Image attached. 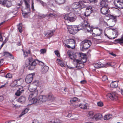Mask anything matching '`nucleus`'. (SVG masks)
Segmentation results:
<instances>
[{"label": "nucleus", "mask_w": 123, "mask_h": 123, "mask_svg": "<svg viewBox=\"0 0 123 123\" xmlns=\"http://www.w3.org/2000/svg\"><path fill=\"white\" fill-rule=\"evenodd\" d=\"M36 61H38L36 59H34L32 57H30L26 60L25 66V67L28 68L29 70H33L35 68L37 64Z\"/></svg>", "instance_id": "obj_1"}, {"label": "nucleus", "mask_w": 123, "mask_h": 123, "mask_svg": "<svg viewBox=\"0 0 123 123\" xmlns=\"http://www.w3.org/2000/svg\"><path fill=\"white\" fill-rule=\"evenodd\" d=\"M37 87L34 84H32L29 86L28 89L31 92L28 98L29 102H30L34 98L36 97L38 94V91L36 89Z\"/></svg>", "instance_id": "obj_2"}, {"label": "nucleus", "mask_w": 123, "mask_h": 123, "mask_svg": "<svg viewBox=\"0 0 123 123\" xmlns=\"http://www.w3.org/2000/svg\"><path fill=\"white\" fill-rule=\"evenodd\" d=\"M80 19V20H83V22L79 25V26L80 27V28H82V30L86 29L87 31L90 32L92 31V28L90 27L89 24L88 22L87 18H83L81 17Z\"/></svg>", "instance_id": "obj_3"}, {"label": "nucleus", "mask_w": 123, "mask_h": 123, "mask_svg": "<svg viewBox=\"0 0 123 123\" xmlns=\"http://www.w3.org/2000/svg\"><path fill=\"white\" fill-rule=\"evenodd\" d=\"M39 99H38L36 97L34 98L30 102L31 105L34 104H40L43 102H45L47 100V97L45 95H40L39 97Z\"/></svg>", "instance_id": "obj_4"}, {"label": "nucleus", "mask_w": 123, "mask_h": 123, "mask_svg": "<svg viewBox=\"0 0 123 123\" xmlns=\"http://www.w3.org/2000/svg\"><path fill=\"white\" fill-rule=\"evenodd\" d=\"M64 18L65 22H72L75 20L76 17L74 14L73 12H71L66 14L64 16Z\"/></svg>", "instance_id": "obj_5"}, {"label": "nucleus", "mask_w": 123, "mask_h": 123, "mask_svg": "<svg viewBox=\"0 0 123 123\" xmlns=\"http://www.w3.org/2000/svg\"><path fill=\"white\" fill-rule=\"evenodd\" d=\"M75 42L73 39H69L66 40L64 43V45L68 48L74 49L75 48Z\"/></svg>", "instance_id": "obj_6"}, {"label": "nucleus", "mask_w": 123, "mask_h": 123, "mask_svg": "<svg viewBox=\"0 0 123 123\" xmlns=\"http://www.w3.org/2000/svg\"><path fill=\"white\" fill-rule=\"evenodd\" d=\"M82 51H84L88 48L92 44L91 42L89 40H85L81 42Z\"/></svg>", "instance_id": "obj_7"}, {"label": "nucleus", "mask_w": 123, "mask_h": 123, "mask_svg": "<svg viewBox=\"0 0 123 123\" xmlns=\"http://www.w3.org/2000/svg\"><path fill=\"white\" fill-rule=\"evenodd\" d=\"M86 3V2L84 0H80L77 3H76L74 5V8L75 9H78L79 10H81L82 8H86L87 7L86 5L84 3Z\"/></svg>", "instance_id": "obj_8"}, {"label": "nucleus", "mask_w": 123, "mask_h": 123, "mask_svg": "<svg viewBox=\"0 0 123 123\" xmlns=\"http://www.w3.org/2000/svg\"><path fill=\"white\" fill-rule=\"evenodd\" d=\"M82 28H80L79 26V25H78L77 27L72 26H70L69 28H68V30L70 33L72 34H74L77 33L78 31L82 30Z\"/></svg>", "instance_id": "obj_9"}, {"label": "nucleus", "mask_w": 123, "mask_h": 123, "mask_svg": "<svg viewBox=\"0 0 123 123\" xmlns=\"http://www.w3.org/2000/svg\"><path fill=\"white\" fill-rule=\"evenodd\" d=\"M107 96L111 100H116L118 99V95L115 92L108 93L107 94Z\"/></svg>", "instance_id": "obj_10"}, {"label": "nucleus", "mask_w": 123, "mask_h": 123, "mask_svg": "<svg viewBox=\"0 0 123 123\" xmlns=\"http://www.w3.org/2000/svg\"><path fill=\"white\" fill-rule=\"evenodd\" d=\"M35 75L34 73L29 74L27 76L25 79V81L27 83H30L32 81Z\"/></svg>", "instance_id": "obj_11"}, {"label": "nucleus", "mask_w": 123, "mask_h": 123, "mask_svg": "<svg viewBox=\"0 0 123 123\" xmlns=\"http://www.w3.org/2000/svg\"><path fill=\"white\" fill-rule=\"evenodd\" d=\"M116 12L117 14H118V15L115 16L113 15L110 14L109 16V18L111 19H112L115 22H116L117 20L116 18L119 17L121 14V12L120 10L117 11Z\"/></svg>", "instance_id": "obj_12"}, {"label": "nucleus", "mask_w": 123, "mask_h": 123, "mask_svg": "<svg viewBox=\"0 0 123 123\" xmlns=\"http://www.w3.org/2000/svg\"><path fill=\"white\" fill-rule=\"evenodd\" d=\"M114 3L116 6L123 8V0H114Z\"/></svg>", "instance_id": "obj_13"}, {"label": "nucleus", "mask_w": 123, "mask_h": 123, "mask_svg": "<svg viewBox=\"0 0 123 123\" xmlns=\"http://www.w3.org/2000/svg\"><path fill=\"white\" fill-rule=\"evenodd\" d=\"M0 4L6 5L7 7L11 6L12 3L11 0H0Z\"/></svg>", "instance_id": "obj_14"}, {"label": "nucleus", "mask_w": 123, "mask_h": 123, "mask_svg": "<svg viewBox=\"0 0 123 123\" xmlns=\"http://www.w3.org/2000/svg\"><path fill=\"white\" fill-rule=\"evenodd\" d=\"M92 7L91 6H88L86 8L84 14L85 16L87 17L89 16L92 11Z\"/></svg>", "instance_id": "obj_15"}, {"label": "nucleus", "mask_w": 123, "mask_h": 123, "mask_svg": "<svg viewBox=\"0 0 123 123\" xmlns=\"http://www.w3.org/2000/svg\"><path fill=\"white\" fill-rule=\"evenodd\" d=\"M103 30L101 29H97L95 31V33H92V35L94 36H100L102 34Z\"/></svg>", "instance_id": "obj_16"}, {"label": "nucleus", "mask_w": 123, "mask_h": 123, "mask_svg": "<svg viewBox=\"0 0 123 123\" xmlns=\"http://www.w3.org/2000/svg\"><path fill=\"white\" fill-rule=\"evenodd\" d=\"M109 9L108 7H102L100 9L101 12L103 14H106L109 12Z\"/></svg>", "instance_id": "obj_17"}, {"label": "nucleus", "mask_w": 123, "mask_h": 123, "mask_svg": "<svg viewBox=\"0 0 123 123\" xmlns=\"http://www.w3.org/2000/svg\"><path fill=\"white\" fill-rule=\"evenodd\" d=\"M76 65L75 67L78 69H80L83 68L84 66L83 64L82 63L80 62V60H76Z\"/></svg>", "instance_id": "obj_18"}, {"label": "nucleus", "mask_w": 123, "mask_h": 123, "mask_svg": "<svg viewBox=\"0 0 123 123\" xmlns=\"http://www.w3.org/2000/svg\"><path fill=\"white\" fill-rule=\"evenodd\" d=\"M94 66L95 68H98L105 66V65L100 62L95 63L94 64Z\"/></svg>", "instance_id": "obj_19"}, {"label": "nucleus", "mask_w": 123, "mask_h": 123, "mask_svg": "<svg viewBox=\"0 0 123 123\" xmlns=\"http://www.w3.org/2000/svg\"><path fill=\"white\" fill-rule=\"evenodd\" d=\"M108 4L107 0H101L99 3L100 6L102 7H108Z\"/></svg>", "instance_id": "obj_20"}, {"label": "nucleus", "mask_w": 123, "mask_h": 123, "mask_svg": "<svg viewBox=\"0 0 123 123\" xmlns=\"http://www.w3.org/2000/svg\"><path fill=\"white\" fill-rule=\"evenodd\" d=\"M47 97V100L53 101L55 100V97L54 95L51 93H49L48 94Z\"/></svg>", "instance_id": "obj_21"}, {"label": "nucleus", "mask_w": 123, "mask_h": 123, "mask_svg": "<svg viewBox=\"0 0 123 123\" xmlns=\"http://www.w3.org/2000/svg\"><path fill=\"white\" fill-rule=\"evenodd\" d=\"M55 32V30H49L46 34V35L48 38H49L53 36Z\"/></svg>", "instance_id": "obj_22"}, {"label": "nucleus", "mask_w": 123, "mask_h": 123, "mask_svg": "<svg viewBox=\"0 0 123 123\" xmlns=\"http://www.w3.org/2000/svg\"><path fill=\"white\" fill-rule=\"evenodd\" d=\"M25 4V5L26 8L28 12H30L31 9L30 7V5L29 4V0H24Z\"/></svg>", "instance_id": "obj_23"}, {"label": "nucleus", "mask_w": 123, "mask_h": 123, "mask_svg": "<svg viewBox=\"0 0 123 123\" xmlns=\"http://www.w3.org/2000/svg\"><path fill=\"white\" fill-rule=\"evenodd\" d=\"M87 117L89 118L94 120V114L93 112L90 111L88 112L87 114Z\"/></svg>", "instance_id": "obj_24"}, {"label": "nucleus", "mask_w": 123, "mask_h": 123, "mask_svg": "<svg viewBox=\"0 0 123 123\" xmlns=\"http://www.w3.org/2000/svg\"><path fill=\"white\" fill-rule=\"evenodd\" d=\"M102 115L100 114H96L94 116V120H97L102 117Z\"/></svg>", "instance_id": "obj_25"}, {"label": "nucleus", "mask_w": 123, "mask_h": 123, "mask_svg": "<svg viewBox=\"0 0 123 123\" xmlns=\"http://www.w3.org/2000/svg\"><path fill=\"white\" fill-rule=\"evenodd\" d=\"M26 100V98L24 96H21L18 100V102L21 103L24 102Z\"/></svg>", "instance_id": "obj_26"}, {"label": "nucleus", "mask_w": 123, "mask_h": 123, "mask_svg": "<svg viewBox=\"0 0 123 123\" xmlns=\"http://www.w3.org/2000/svg\"><path fill=\"white\" fill-rule=\"evenodd\" d=\"M118 30L117 29H116L113 32V35H114V37H111V39H114L117 37L118 35Z\"/></svg>", "instance_id": "obj_27"}, {"label": "nucleus", "mask_w": 123, "mask_h": 123, "mask_svg": "<svg viewBox=\"0 0 123 123\" xmlns=\"http://www.w3.org/2000/svg\"><path fill=\"white\" fill-rule=\"evenodd\" d=\"M62 121L59 119H57L55 121L54 119L49 121L48 123H62Z\"/></svg>", "instance_id": "obj_28"}, {"label": "nucleus", "mask_w": 123, "mask_h": 123, "mask_svg": "<svg viewBox=\"0 0 123 123\" xmlns=\"http://www.w3.org/2000/svg\"><path fill=\"white\" fill-rule=\"evenodd\" d=\"M81 58L80 59L81 60L82 62H85L87 60L86 55L85 54L82 53H81Z\"/></svg>", "instance_id": "obj_29"}, {"label": "nucleus", "mask_w": 123, "mask_h": 123, "mask_svg": "<svg viewBox=\"0 0 123 123\" xmlns=\"http://www.w3.org/2000/svg\"><path fill=\"white\" fill-rule=\"evenodd\" d=\"M118 86V83L117 81H112L111 84L110 86L112 88H115Z\"/></svg>", "instance_id": "obj_30"}, {"label": "nucleus", "mask_w": 123, "mask_h": 123, "mask_svg": "<svg viewBox=\"0 0 123 123\" xmlns=\"http://www.w3.org/2000/svg\"><path fill=\"white\" fill-rule=\"evenodd\" d=\"M115 41L121 44L123 43V34L121 36L120 38L115 40Z\"/></svg>", "instance_id": "obj_31"}, {"label": "nucleus", "mask_w": 123, "mask_h": 123, "mask_svg": "<svg viewBox=\"0 0 123 123\" xmlns=\"http://www.w3.org/2000/svg\"><path fill=\"white\" fill-rule=\"evenodd\" d=\"M112 117V115L110 114H108L105 115L104 117V119L105 120H108L111 118Z\"/></svg>", "instance_id": "obj_32"}, {"label": "nucleus", "mask_w": 123, "mask_h": 123, "mask_svg": "<svg viewBox=\"0 0 123 123\" xmlns=\"http://www.w3.org/2000/svg\"><path fill=\"white\" fill-rule=\"evenodd\" d=\"M29 110V108H25V110L21 112L20 115V117L22 116L27 113L28 112Z\"/></svg>", "instance_id": "obj_33"}, {"label": "nucleus", "mask_w": 123, "mask_h": 123, "mask_svg": "<svg viewBox=\"0 0 123 123\" xmlns=\"http://www.w3.org/2000/svg\"><path fill=\"white\" fill-rule=\"evenodd\" d=\"M15 80H14L11 84L10 86L12 87H16L18 86Z\"/></svg>", "instance_id": "obj_34"}, {"label": "nucleus", "mask_w": 123, "mask_h": 123, "mask_svg": "<svg viewBox=\"0 0 123 123\" xmlns=\"http://www.w3.org/2000/svg\"><path fill=\"white\" fill-rule=\"evenodd\" d=\"M78 98L76 97H74L71 99L70 102L72 104L76 102L78 100Z\"/></svg>", "instance_id": "obj_35"}, {"label": "nucleus", "mask_w": 123, "mask_h": 123, "mask_svg": "<svg viewBox=\"0 0 123 123\" xmlns=\"http://www.w3.org/2000/svg\"><path fill=\"white\" fill-rule=\"evenodd\" d=\"M15 80L16 81L18 86H20L23 81V79L22 78H20L18 80Z\"/></svg>", "instance_id": "obj_36"}, {"label": "nucleus", "mask_w": 123, "mask_h": 123, "mask_svg": "<svg viewBox=\"0 0 123 123\" xmlns=\"http://www.w3.org/2000/svg\"><path fill=\"white\" fill-rule=\"evenodd\" d=\"M23 51L24 53V56L25 57H28V54H30L31 52L30 50H28L26 52H25L23 50Z\"/></svg>", "instance_id": "obj_37"}, {"label": "nucleus", "mask_w": 123, "mask_h": 123, "mask_svg": "<svg viewBox=\"0 0 123 123\" xmlns=\"http://www.w3.org/2000/svg\"><path fill=\"white\" fill-rule=\"evenodd\" d=\"M22 23H20L18 25V29L20 33H21L22 31Z\"/></svg>", "instance_id": "obj_38"}, {"label": "nucleus", "mask_w": 123, "mask_h": 123, "mask_svg": "<svg viewBox=\"0 0 123 123\" xmlns=\"http://www.w3.org/2000/svg\"><path fill=\"white\" fill-rule=\"evenodd\" d=\"M49 69V67L46 66L44 67L42 70V71L44 73H46L48 71Z\"/></svg>", "instance_id": "obj_39"}, {"label": "nucleus", "mask_w": 123, "mask_h": 123, "mask_svg": "<svg viewBox=\"0 0 123 123\" xmlns=\"http://www.w3.org/2000/svg\"><path fill=\"white\" fill-rule=\"evenodd\" d=\"M76 54L74 55H71L70 56H69L70 58L72 60H73L74 61V62H76V60H77L76 59V58H77V57H76L75 56Z\"/></svg>", "instance_id": "obj_40"}, {"label": "nucleus", "mask_w": 123, "mask_h": 123, "mask_svg": "<svg viewBox=\"0 0 123 123\" xmlns=\"http://www.w3.org/2000/svg\"><path fill=\"white\" fill-rule=\"evenodd\" d=\"M79 107L81 109H86L87 108V107L86 104H80L79 105Z\"/></svg>", "instance_id": "obj_41"}, {"label": "nucleus", "mask_w": 123, "mask_h": 123, "mask_svg": "<svg viewBox=\"0 0 123 123\" xmlns=\"http://www.w3.org/2000/svg\"><path fill=\"white\" fill-rule=\"evenodd\" d=\"M56 15L54 13H50L48 15V17L49 18H54L56 17Z\"/></svg>", "instance_id": "obj_42"}, {"label": "nucleus", "mask_w": 123, "mask_h": 123, "mask_svg": "<svg viewBox=\"0 0 123 123\" xmlns=\"http://www.w3.org/2000/svg\"><path fill=\"white\" fill-rule=\"evenodd\" d=\"M30 12H28V11H27V12H24L22 13V14L23 15V17L25 18H27L28 17V14Z\"/></svg>", "instance_id": "obj_43"}, {"label": "nucleus", "mask_w": 123, "mask_h": 123, "mask_svg": "<svg viewBox=\"0 0 123 123\" xmlns=\"http://www.w3.org/2000/svg\"><path fill=\"white\" fill-rule=\"evenodd\" d=\"M55 2L57 4L59 5L63 4L65 2V0H55Z\"/></svg>", "instance_id": "obj_44"}, {"label": "nucleus", "mask_w": 123, "mask_h": 123, "mask_svg": "<svg viewBox=\"0 0 123 123\" xmlns=\"http://www.w3.org/2000/svg\"><path fill=\"white\" fill-rule=\"evenodd\" d=\"M12 74L10 73H8L5 76L6 78H11L12 77Z\"/></svg>", "instance_id": "obj_45"}, {"label": "nucleus", "mask_w": 123, "mask_h": 123, "mask_svg": "<svg viewBox=\"0 0 123 123\" xmlns=\"http://www.w3.org/2000/svg\"><path fill=\"white\" fill-rule=\"evenodd\" d=\"M81 53H77L76 54L75 56L77 57V58H78L80 59L81 58Z\"/></svg>", "instance_id": "obj_46"}, {"label": "nucleus", "mask_w": 123, "mask_h": 123, "mask_svg": "<svg viewBox=\"0 0 123 123\" xmlns=\"http://www.w3.org/2000/svg\"><path fill=\"white\" fill-rule=\"evenodd\" d=\"M22 93V92L20 90H18L17 92L15 93V94L17 96H19Z\"/></svg>", "instance_id": "obj_47"}, {"label": "nucleus", "mask_w": 123, "mask_h": 123, "mask_svg": "<svg viewBox=\"0 0 123 123\" xmlns=\"http://www.w3.org/2000/svg\"><path fill=\"white\" fill-rule=\"evenodd\" d=\"M90 1L91 4L92 5L96 4V3L98 2V0H88Z\"/></svg>", "instance_id": "obj_48"}, {"label": "nucleus", "mask_w": 123, "mask_h": 123, "mask_svg": "<svg viewBox=\"0 0 123 123\" xmlns=\"http://www.w3.org/2000/svg\"><path fill=\"white\" fill-rule=\"evenodd\" d=\"M54 52L55 54L56 55L57 57H60V56L59 52L58 50L55 51Z\"/></svg>", "instance_id": "obj_49"}, {"label": "nucleus", "mask_w": 123, "mask_h": 123, "mask_svg": "<svg viewBox=\"0 0 123 123\" xmlns=\"http://www.w3.org/2000/svg\"><path fill=\"white\" fill-rule=\"evenodd\" d=\"M97 105L98 106L102 107L103 105V104L102 102H99L97 103Z\"/></svg>", "instance_id": "obj_50"}, {"label": "nucleus", "mask_w": 123, "mask_h": 123, "mask_svg": "<svg viewBox=\"0 0 123 123\" xmlns=\"http://www.w3.org/2000/svg\"><path fill=\"white\" fill-rule=\"evenodd\" d=\"M107 77L106 75H104L102 77V80L103 81H105L107 79Z\"/></svg>", "instance_id": "obj_51"}, {"label": "nucleus", "mask_w": 123, "mask_h": 123, "mask_svg": "<svg viewBox=\"0 0 123 123\" xmlns=\"http://www.w3.org/2000/svg\"><path fill=\"white\" fill-rule=\"evenodd\" d=\"M39 17L40 18H44L46 16L44 15V14H41L39 15Z\"/></svg>", "instance_id": "obj_52"}, {"label": "nucleus", "mask_w": 123, "mask_h": 123, "mask_svg": "<svg viewBox=\"0 0 123 123\" xmlns=\"http://www.w3.org/2000/svg\"><path fill=\"white\" fill-rule=\"evenodd\" d=\"M40 52L41 53L44 54L46 52V50L45 49H42L40 50Z\"/></svg>", "instance_id": "obj_53"}, {"label": "nucleus", "mask_w": 123, "mask_h": 123, "mask_svg": "<svg viewBox=\"0 0 123 123\" xmlns=\"http://www.w3.org/2000/svg\"><path fill=\"white\" fill-rule=\"evenodd\" d=\"M34 2L33 0H32L31 2V9H32L33 11H34L35 10L34 9Z\"/></svg>", "instance_id": "obj_54"}, {"label": "nucleus", "mask_w": 123, "mask_h": 123, "mask_svg": "<svg viewBox=\"0 0 123 123\" xmlns=\"http://www.w3.org/2000/svg\"><path fill=\"white\" fill-rule=\"evenodd\" d=\"M11 53L7 52H5L4 53V55L6 56H7L8 57H9L10 54Z\"/></svg>", "instance_id": "obj_55"}, {"label": "nucleus", "mask_w": 123, "mask_h": 123, "mask_svg": "<svg viewBox=\"0 0 123 123\" xmlns=\"http://www.w3.org/2000/svg\"><path fill=\"white\" fill-rule=\"evenodd\" d=\"M39 1V2L40 3H41L42 5L43 6H44L46 4L45 3L43 2V1L42 0H38Z\"/></svg>", "instance_id": "obj_56"}, {"label": "nucleus", "mask_w": 123, "mask_h": 123, "mask_svg": "<svg viewBox=\"0 0 123 123\" xmlns=\"http://www.w3.org/2000/svg\"><path fill=\"white\" fill-rule=\"evenodd\" d=\"M20 3H18L17 4V5L19 6V7H18L17 8H20V6H21L22 4V0H20Z\"/></svg>", "instance_id": "obj_57"}, {"label": "nucleus", "mask_w": 123, "mask_h": 123, "mask_svg": "<svg viewBox=\"0 0 123 123\" xmlns=\"http://www.w3.org/2000/svg\"><path fill=\"white\" fill-rule=\"evenodd\" d=\"M6 123H18L14 121H12L6 122Z\"/></svg>", "instance_id": "obj_58"}, {"label": "nucleus", "mask_w": 123, "mask_h": 123, "mask_svg": "<svg viewBox=\"0 0 123 123\" xmlns=\"http://www.w3.org/2000/svg\"><path fill=\"white\" fill-rule=\"evenodd\" d=\"M9 57L10 58L12 59H14V56L11 54H10L9 56Z\"/></svg>", "instance_id": "obj_59"}, {"label": "nucleus", "mask_w": 123, "mask_h": 123, "mask_svg": "<svg viewBox=\"0 0 123 123\" xmlns=\"http://www.w3.org/2000/svg\"><path fill=\"white\" fill-rule=\"evenodd\" d=\"M86 83V80H84L80 81V83L82 84H85Z\"/></svg>", "instance_id": "obj_60"}, {"label": "nucleus", "mask_w": 123, "mask_h": 123, "mask_svg": "<svg viewBox=\"0 0 123 123\" xmlns=\"http://www.w3.org/2000/svg\"><path fill=\"white\" fill-rule=\"evenodd\" d=\"M39 122L37 120H34L32 122V123H38Z\"/></svg>", "instance_id": "obj_61"}, {"label": "nucleus", "mask_w": 123, "mask_h": 123, "mask_svg": "<svg viewBox=\"0 0 123 123\" xmlns=\"http://www.w3.org/2000/svg\"><path fill=\"white\" fill-rule=\"evenodd\" d=\"M109 53L110 54L114 56H116V55L114 54L112 52Z\"/></svg>", "instance_id": "obj_62"}, {"label": "nucleus", "mask_w": 123, "mask_h": 123, "mask_svg": "<svg viewBox=\"0 0 123 123\" xmlns=\"http://www.w3.org/2000/svg\"><path fill=\"white\" fill-rule=\"evenodd\" d=\"M71 51H70V50H68V52H67L68 54V55H69V56L71 55Z\"/></svg>", "instance_id": "obj_63"}, {"label": "nucleus", "mask_w": 123, "mask_h": 123, "mask_svg": "<svg viewBox=\"0 0 123 123\" xmlns=\"http://www.w3.org/2000/svg\"><path fill=\"white\" fill-rule=\"evenodd\" d=\"M3 59L0 60V66L2 65L3 63Z\"/></svg>", "instance_id": "obj_64"}]
</instances>
